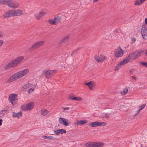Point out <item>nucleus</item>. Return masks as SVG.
<instances>
[{"label": "nucleus", "instance_id": "1", "mask_svg": "<svg viewBox=\"0 0 147 147\" xmlns=\"http://www.w3.org/2000/svg\"><path fill=\"white\" fill-rule=\"evenodd\" d=\"M21 72L20 71L13 74L7 80V82L10 83L24 77Z\"/></svg>", "mask_w": 147, "mask_h": 147}, {"label": "nucleus", "instance_id": "2", "mask_svg": "<svg viewBox=\"0 0 147 147\" xmlns=\"http://www.w3.org/2000/svg\"><path fill=\"white\" fill-rule=\"evenodd\" d=\"M21 72L20 71L13 74L7 80V82L10 83L24 77Z\"/></svg>", "mask_w": 147, "mask_h": 147}, {"label": "nucleus", "instance_id": "3", "mask_svg": "<svg viewBox=\"0 0 147 147\" xmlns=\"http://www.w3.org/2000/svg\"><path fill=\"white\" fill-rule=\"evenodd\" d=\"M34 106L33 102H30L27 105H22L21 108L22 110L25 111H30L33 109Z\"/></svg>", "mask_w": 147, "mask_h": 147}, {"label": "nucleus", "instance_id": "4", "mask_svg": "<svg viewBox=\"0 0 147 147\" xmlns=\"http://www.w3.org/2000/svg\"><path fill=\"white\" fill-rule=\"evenodd\" d=\"M9 101L13 105L16 104L18 101L17 96L16 94H10L9 96Z\"/></svg>", "mask_w": 147, "mask_h": 147}, {"label": "nucleus", "instance_id": "5", "mask_svg": "<svg viewBox=\"0 0 147 147\" xmlns=\"http://www.w3.org/2000/svg\"><path fill=\"white\" fill-rule=\"evenodd\" d=\"M61 18L60 17L55 18L54 19L49 20V23L52 25H57L61 22Z\"/></svg>", "mask_w": 147, "mask_h": 147}, {"label": "nucleus", "instance_id": "6", "mask_svg": "<svg viewBox=\"0 0 147 147\" xmlns=\"http://www.w3.org/2000/svg\"><path fill=\"white\" fill-rule=\"evenodd\" d=\"M44 43V41H43L38 42L32 45L31 48L28 49V51H30L31 49H35L42 45Z\"/></svg>", "mask_w": 147, "mask_h": 147}, {"label": "nucleus", "instance_id": "7", "mask_svg": "<svg viewBox=\"0 0 147 147\" xmlns=\"http://www.w3.org/2000/svg\"><path fill=\"white\" fill-rule=\"evenodd\" d=\"M59 123L64 126H69L71 122L68 120L63 118L60 117L59 119Z\"/></svg>", "mask_w": 147, "mask_h": 147}, {"label": "nucleus", "instance_id": "8", "mask_svg": "<svg viewBox=\"0 0 147 147\" xmlns=\"http://www.w3.org/2000/svg\"><path fill=\"white\" fill-rule=\"evenodd\" d=\"M123 51L121 48L119 47L114 52V54L116 57L119 58L123 56Z\"/></svg>", "mask_w": 147, "mask_h": 147}, {"label": "nucleus", "instance_id": "9", "mask_svg": "<svg viewBox=\"0 0 147 147\" xmlns=\"http://www.w3.org/2000/svg\"><path fill=\"white\" fill-rule=\"evenodd\" d=\"M46 13L44 11H41L39 12H36L34 14L35 18L37 19H39Z\"/></svg>", "mask_w": 147, "mask_h": 147}, {"label": "nucleus", "instance_id": "10", "mask_svg": "<svg viewBox=\"0 0 147 147\" xmlns=\"http://www.w3.org/2000/svg\"><path fill=\"white\" fill-rule=\"evenodd\" d=\"M43 74H45V77L48 78H49L51 75L55 72V70H51L48 71L45 70L43 72Z\"/></svg>", "mask_w": 147, "mask_h": 147}, {"label": "nucleus", "instance_id": "11", "mask_svg": "<svg viewBox=\"0 0 147 147\" xmlns=\"http://www.w3.org/2000/svg\"><path fill=\"white\" fill-rule=\"evenodd\" d=\"M24 57L23 56H20L13 60L16 66L21 63L24 59Z\"/></svg>", "mask_w": 147, "mask_h": 147}, {"label": "nucleus", "instance_id": "12", "mask_svg": "<svg viewBox=\"0 0 147 147\" xmlns=\"http://www.w3.org/2000/svg\"><path fill=\"white\" fill-rule=\"evenodd\" d=\"M95 58L98 62H102L106 59V57L103 55H100L99 56H95Z\"/></svg>", "mask_w": 147, "mask_h": 147}, {"label": "nucleus", "instance_id": "13", "mask_svg": "<svg viewBox=\"0 0 147 147\" xmlns=\"http://www.w3.org/2000/svg\"><path fill=\"white\" fill-rule=\"evenodd\" d=\"M141 34L144 39L147 38V28L142 27L141 29Z\"/></svg>", "mask_w": 147, "mask_h": 147}, {"label": "nucleus", "instance_id": "14", "mask_svg": "<svg viewBox=\"0 0 147 147\" xmlns=\"http://www.w3.org/2000/svg\"><path fill=\"white\" fill-rule=\"evenodd\" d=\"M16 66L15 63H14L13 61L12 60L6 65L5 67V68L6 69H8L11 67H14Z\"/></svg>", "mask_w": 147, "mask_h": 147}, {"label": "nucleus", "instance_id": "15", "mask_svg": "<svg viewBox=\"0 0 147 147\" xmlns=\"http://www.w3.org/2000/svg\"><path fill=\"white\" fill-rule=\"evenodd\" d=\"M13 16H18L23 14V12L20 10H12Z\"/></svg>", "mask_w": 147, "mask_h": 147}, {"label": "nucleus", "instance_id": "16", "mask_svg": "<svg viewBox=\"0 0 147 147\" xmlns=\"http://www.w3.org/2000/svg\"><path fill=\"white\" fill-rule=\"evenodd\" d=\"M85 84L88 86L90 90H92L93 89L95 85V82L93 81H90L86 83Z\"/></svg>", "mask_w": 147, "mask_h": 147}, {"label": "nucleus", "instance_id": "17", "mask_svg": "<svg viewBox=\"0 0 147 147\" xmlns=\"http://www.w3.org/2000/svg\"><path fill=\"white\" fill-rule=\"evenodd\" d=\"M87 122L88 121L87 120L78 121L75 122L74 124L76 125H85L87 123Z\"/></svg>", "mask_w": 147, "mask_h": 147}, {"label": "nucleus", "instance_id": "18", "mask_svg": "<svg viewBox=\"0 0 147 147\" xmlns=\"http://www.w3.org/2000/svg\"><path fill=\"white\" fill-rule=\"evenodd\" d=\"M12 10H9L5 13L3 14V16L5 18H7L8 17L13 16Z\"/></svg>", "mask_w": 147, "mask_h": 147}, {"label": "nucleus", "instance_id": "19", "mask_svg": "<svg viewBox=\"0 0 147 147\" xmlns=\"http://www.w3.org/2000/svg\"><path fill=\"white\" fill-rule=\"evenodd\" d=\"M69 99L70 100H76L77 101H80L82 100V98L80 96L74 97L69 96Z\"/></svg>", "mask_w": 147, "mask_h": 147}, {"label": "nucleus", "instance_id": "20", "mask_svg": "<svg viewBox=\"0 0 147 147\" xmlns=\"http://www.w3.org/2000/svg\"><path fill=\"white\" fill-rule=\"evenodd\" d=\"M12 114V116L13 118L17 117V118H20L22 116V113L20 112L17 113L13 112Z\"/></svg>", "mask_w": 147, "mask_h": 147}, {"label": "nucleus", "instance_id": "21", "mask_svg": "<svg viewBox=\"0 0 147 147\" xmlns=\"http://www.w3.org/2000/svg\"><path fill=\"white\" fill-rule=\"evenodd\" d=\"M94 147H102L104 145V144L101 142L97 143L93 142Z\"/></svg>", "mask_w": 147, "mask_h": 147}, {"label": "nucleus", "instance_id": "22", "mask_svg": "<svg viewBox=\"0 0 147 147\" xmlns=\"http://www.w3.org/2000/svg\"><path fill=\"white\" fill-rule=\"evenodd\" d=\"M32 85L30 83L27 84L23 86L22 88L24 90H27L29 89Z\"/></svg>", "mask_w": 147, "mask_h": 147}, {"label": "nucleus", "instance_id": "23", "mask_svg": "<svg viewBox=\"0 0 147 147\" xmlns=\"http://www.w3.org/2000/svg\"><path fill=\"white\" fill-rule=\"evenodd\" d=\"M20 71L23 76H24L28 74L29 71V69H28L27 68L21 70Z\"/></svg>", "mask_w": 147, "mask_h": 147}, {"label": "nucleus", "instance_id": "24", "mask_svg": "<svg viewBox=\"0 0 147 147\" xmlns=\"http://www.w3.org/2000/svg\"><path fill=\"white\" fill-rule=\"evenodd\" d=\"M144 50H141L139 51H136L134 53L135 55L136 58H137L140 56L141 54L144 52Z\"/></svg>", "mask_w": 147, "mask_h": 147}, {"label": "nucleus", "instance_id": "25", "mask_svg": "<svg viewBox=\"0 0 147 147\" xmlns=\"http://www.w3.org/2000/svg\"><path fill=\"white\" fill-rule=\"evenodd\" d=\"M89 125L91 127H98V122H91L89 124Z\"/></svg>", "mask_w": 147, "mask_h": 147}, {"label": "nucleus", "instance_id": "26", "mask_svg": "<svg viewBox=\"0 0 147 147\" xmlns=\"http://www.w3.org/2000/svg\"><path fill=\"white\" fill-rule=\"evenodd\" d=\"M13 2L11 0H7L6 5L12 8Z\"/></svg>", "mask_w": 147, "mask_h": 147}, {"label": "nucleus", "instance_id": "27", "mask_svg": "<svg viewBox=\"0 0 147 147\" xmlns=\"http://www.w3.org/2000/svg\"><path fill=\"white\" fill-rule=\"evenodd\" d=\"M121 62L123 65L126 64L129 62V57H126L123 61Z\"/></svg>", "mask_w": 147, "mask_h": 147}, {"label": "nucleus", "instance_id": "28", "mask_svg": "<svg viewBox=\"0 0 147 147\" xmlns=\"http://www.w3.org/2000/svg\"><path fill=\"white\" fill-rule=\"evenodd\" d=\"M136 58L134 53L129 55V61H132Z\"/></svg>", "mask_w": 147, "mask_h": 147}, {"label": "nucleus", "instance_id": "29", "mask_svg": "<svg viewBox=\"0 0 147 147\" xmlns=\"http://www.w3.org/2000/svg\"><path fill=\"white\" fill-rule=\"evenodd\" d=\"M123 65V64L120 61L119 63H118L116 66L115 67V69L116 70H118L120 69Z\"/></svg>", "mask_w": 147, "mask_h": 147}, {"label": "nucleus", "instance_id": "30", "mask_svg": "<svg viewBox=\"0 0 147 147\" xmlns=\"http://www.w3.org/2000/svg\"><path fill=\"white\" fill-rule=\"evenodd\" d=\"M42 138L45 139H47L48 140H53L54 139V138L53 136H47L45 135H43L42 136Z\"/></svg>", "mask_w": 147, "mask_h": 147}, {"label": "nucleus", "instance_id": "31", "mask_svg": "<svg viewBox=\"0 0 147 147\" xmlns=\"http://www.w3.org/2000/svg\"><path fill=\"white\" fill-rule=\"evenodd\" d=\"M49 112V111L45 109H42L41 111V114L43 115H45L47 114Z\"/></svg>", "mask_w": 147, "mask_h": 147}, {"label": "nucleus", "instance_id": "32", "mask_svg": "<svg viewBox=\"0 0 147 147\" xmlns=\"http://www.w3.org/2000/svg\"><path fill=\"white\" fill-rule=\"evenodd\" d=\"M93 142H86L85 145L87 147H94Z\"/></svg>", "mask_w": 147, "mask_h": 147}, {"label": "nucleus", "instance_id": "33", "mask_svg": "<svg viewBox=\"0 0 147 147\" xmlns=\"http://www.w3.org/2000/svg\"><path fill=\"white\" fill-rule=\"evenodd\" d=\"M128 92V89L126 88H124L123 90L121 91V94L122 95H124L126 94Z\"/></svg>", "mask_w": 147, "mask_h": 147}, {"label": "nucleus", "instance_id": "34", "mask_svg": "<svg viewBox=\"0 0 147 147\" xmlns=\"http://www.w3.org/2000/svg\"><path fill=\"white\" fill-rule=\"evenodd\" d=\"M68 38L69 36L67 35L61 40L59 42V43H62L66 42L68 40Z\"/></svg>", "mask_w": 147, "mask_h": 147}, {"label": "nucleus", "instance_id": "35", "mask_svg": "<svg viewBox=\"0 0 147 147\" xmlns=\"http://www.w3.org/2000/svg\"><path fill=\"white\" fill-rule=\"evenodd\" d=\"M34 86L32 85L28 90V94H30L33 92L34 91Z\"/></svg>", "mask_w": 147, "mask_h": 147}, {"label": "nucleus", "instance_id": "36", "mask_svg": "<svg viewBox=\"0 0 147 147\" xmlns=\"http://www.w3.org/2000/svg\"><path fill=\"white\" fill-rule=\"evenodd\" d=\"M143 3L141 0H137L134 3L135 5H139L142 4Z\"/></svg>", "mask_w": 147, "mask_h": 147}, {"label": "nucleus", "instance_id": "37", "mask_svg": "<svg viewBox=\"0 0 147 147\" xmlns=\"http://www.w3.org/2000/svg\"><path fill=\"white\" fill-rule=\"evenodd\" d=\"M102 117V118H108L109 116V114L106 113H103L101 114V116Z\"/></svg>", "mask_w": 147, "mask_h": 147}, {"label": "nucleus", "instance_id": "38", "mask_svg": "<svg viewBox=\"0 0 147 147\" xmlns=\"http://www.w3.org/2000/svg\"><path fill=\"white\" fill-rule=\"evenodd\" d=\"M106 125V123L104 122H98V126H105Z\"/></svg>", "mask_w": 147, "mask_h": 147}, {"label": "nucleus", "instance_id": "39", "mask_svg": "<svg viewBox=\"0 0 147 147\" xmlns=\"http://www.w3.org/2000/svg\"><path fill=\"white\" fill-rule=\"evenodd\" d=\"M18 6V3L17 2H13L12 8H17Z\"/></svg>", "mask_w": 147, "mask_h": 147}, {"label": "nucleus", "instance_id": "40", "mask_svg": "<svg viewBox=\"0 0 147 147\" xmlns=\"http://www.w3.org/2000/svg\"><path fill=\"white\" fill-rule=\"evenodd\" d=\"M7 0H0V5H6Z\"/></svg>", "mask_w": 147, "mask_h": 147}, {"label": "nucleus", "instance_id": "41", "mask_svg": "<svg viewBox=\"0 0 147 147\" xmlns=\"http://www.w3.org/2000/svg\"><path fill=\"white\" fill-rule=\"evenodd\" d=\"M146 104H144L142 105H140L138 107V108L140 109V110H142L145 107Z\"/></svg>", "mask_w": 147, "mask_h": 147}, {"label": "nucleus", "instance_id": "42", "mask_svg": "<svg viewBox=\"0 0 147 147\" xmlns=\"http://www.w3.org/2000/svg\"><path fill=\"white\" fill-rule=\"evenodd\" d=\"M54 133L57 135H59L61 134V129H59L56 131H54Z\"/></svg>", "mask_w": 147, "mask_h": 147}, {"label": "nucleus", "instance_id": "43", "mask_svg": "<svg viewBox=\"0 0 147 147\" xmlns=\"http://www.w3.org/2000/svg\"><path fill=\"white\" fill-rule=\"evenodd\" d=\"M136 40V38L134 37H131V38L130 42L131 43H132V44L133 43L135 42Z\"/></svg>", "mask_w": 147, "mask_h": 147}, {"label": "nucleus", "instance_id": "44", "mask_svg": "<svg viewBox=\"0 0 147 147\" xmlns=\"http://www.w3.org/2000/svg\"><path fill=\"white\" fill-rule=\"evenodd\" d=\"M140 64L143 65L147 67V62H141Z\"/></svg>", "mask_w": 147, "mask_h": 147}, {"label": "nucleus", "instance_id": "45", "mask_svg": "<svg viewBox=\"0 0 147 147\" xmlns=\"http://www.w3.org/2000/svg\"><path fill=\"white\" fill-rule=\"evenodd\" d=\"M61 134L63 133H66V131L64 129H60Z\"/></svg>", "mask_w": 147, "mask_h": 147}, {"label": "nucleus", "instance_id": "46", "mask_svg": "<svg viewBox=\"0 0 147 147\" xmlns=\"http://www.w3.org/2000/svg\"><path fill=\"white\" fill-rule=\"evenodd\" d=\"M69 107H66L65 108H63V111L68 110L69 109Z\"/></svg>", "mask_w": 147, "mask_h": 147}, {"label": "nucleus", "instance_id": "47", "mask_svg": "<svg viewBox=\"0 0 147 147\" xmlns=\"http://www.w3.org/2000/svg\"><path fill=\"white\" fill-rule=\"evenodd\" d=\"M3 43V41L2 40H0V47H1Z\"/></svg>", "mask_w": 147, "mask_h": 147}, {"label": "nucleus", "instance_id": "48", "mask_svg": "<svg viewBox=\"0 0 147 147\" xmlns=\"http://www.w3.org/2000/svg\"><path fill=\"white\" fill-rule=\"evenodd\" d=\"M2 120L1 119H0V126H1L2 125Z\"/></svg>", "mask_w": 147, "mask_h": 147}, {"label": "nucleus", "instance_id": "49", "mask_svg": "<svg viewBox=\"0 0 147 147\" xmlns=\"http://www.w3.org/2000/svg\"><path fill=\"white\" fill-rule=\"evenodd\" d=\"M132 78L134 80H136L137 78L136 77L133 76H132Z\"/></svg>", "mask_w": 147, "mask_h": 147}, {"label": "nucleus", "instance_id": "50", "mask_svg": "<svg viewBox=\"0 0 147 147\" xmlns=\"http://www.w3.org/2000/svg\"><path fill=\"white\" fill-rule=\"evenodd\" d=\"M141 110H140V109H139L137 111V113L136 114H138L140 112Z\"/></svg>", "mask_w": 147, "mask_h": 147}, {"label": "nucleus", "instance_id": "51", "mask_svg": "<svg viewBox=\"0 0 147 147\" xmlns=\"http://www.w3.org/2000/svg\"><path fill=\"white\" fill-rule=\"evenodd\" d=\"M145 54L147 56V49L145 50Z\"/></svg>", "mask_w": 147, "mask_h": 147}, {"label": "nucleus", "instance_id": "52", "mask_svg": "<svg viewBox=\"0 0 147 147\" xmlns=\"http://www.w3.org/2000/svg\"><path fill=\"white\" fill-rule=\"evenodd\" d=\"M146 0H141V1L142 3H143L144 1H145Z\"/></svg>", "mask_w": 147, "mask_h": 147}, {"label": "nucleus", "instance_id": "53", "mask_svg": "<svg viewBox=\"0 0 147 147\" xmlns=\"http://www.w3.org/2000/svg\"><path fill=\"white\" fill-rule=\"evenodd\" d=\"M2 35V34L0 32V37H1Z\"/></svg>", "mask_w": 147, "mask_h": 147}, {"label": "nucleus", "instance_id": "54", "mask_svg": "<svg viewBox=\"0 0 147 147\" xmlns=\"http://www.w3.org/2000/svg\"><path fill=\"white\" fill-rule=\"evenodd\" d=\"M98 0H94V1H97Z\"/></svg>", "mask_w": 147, "mask_h": 147}, {"label": "nucleus", "instance_id": "55", "mask_svg": "<svg viewBox=\"0 0 147 147\" xmlns=\"http://www.w3.org/2000/svg\"><path fill=\"white\" fill-rule=\"evenodd\" d=\"M78 50V49H77L76 50H75V51H74H74H75V52H76V51L77 50Z\"/></svg>", "mask_w": 147, "mask_h": 147}, {"label": "nucleus", "instance_id": "56", "mask_svg": "<svg viewBox=\"0 0 147 147\" xmlns=\"http://www.w3.org/2000/svg\"><path fill=\"white\" fill-rule=\"evenodd\" d=\"M140 147H143V146H142V145H141V146Z\"/></svg>", "mask_w": 147, "mask_h": 147}, {"label": "nucleus", "instance_id": "57", "mask_svg": "<svg viewBox=\"0 0 147 147\" xmlns=\"http://www.w3.org/2000/svg\"><path fill=\"white\" fill-rule=\"evenodd\" d=\"M73 53H73H73H72L71 54V55H73Z\"/></svg>", "mask_w": 147, "mask_h": 147}]
</instances>
